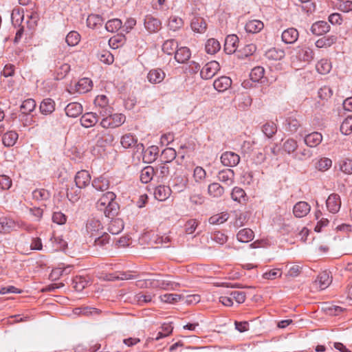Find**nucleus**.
<instances>
[{
    "mask_svg": "<svg viewBox=\"0 0 352 352\" xmlns=\"http://www.w3.org/2000/svg\"><path fill=\"white\" fill-rule=\"evenodd\" d=\"M221 162L225 166L234 167L239 163L240 157L234 152L226 151L222 153Z\"/></svg>",
    "mask_w": 352,
    "mask_h": 352,
    "instance_id": "nucleus-4",
    "label": "nucleus"
},
{
    "mask_svg": "<svg viewBox=\"0 0 352 352\" xmlns=\"http://www.w3.org/2000/svg\"><path fill=\"white\" fill-rule=\"evenodd\" d=\"M159 148L156 146H152L143 151L142 159L145 163H151L154 162L158 154Z\"/></svg>",
    "mask_w": 352,
    "mask_h": 352,
    "instance_id": "nucleus-26",
    "label": "nucleus"
},
{
    "mask_svg": "<svg viewBox=\"0 0 352 352\" xmlns=\"http://www.w3.org/2000/svg\"><path fill=\"white\" fill-rule=\"evenodd\" d=\"M227 294L232 298V300H234L239 304L243 303L245 300V294L243 292L232 291Z\"/></svg>",
    "mask_w": 352,
    "mask_h": 352,
    "instance_id": "nucleus-62",
    "label": "nucleus"
},
{
    "mask_svg": "<svg viewBox=\"0 0 352 352\" xmlns=\"http://www.w3.org/2000/svg\"><path fill=\"white\" fill-rule=\"evenodd\" d=\"M264 27L263 23L259 20H252L248 21L245 25V30L250 33H257L260 32Z\"/></svg>",
    "mask_w": 352,
    "mask_h": 352,
    "instance_id": "nucleus-35",
    "label": "nucleus"
},
{
    "mask_svg": "<svg viewBox=\"0 0 352 352\" xmlns=\"http://www.w3.org/2000/svg\"><path fill=\"white\" fill-rule=\"evenodd\" d=\"M165 78V73L161 69H153L150 70L147 75L148 80L153 84L161 82Z\"/></svg>",
    "mask_w": 352,
    "mask_h": 352,
    "instance_id": "nucleus-23",
    "label": "nucleus"
},
{
    "mask_svg": "<svg viewBox=\"0 0 352 352\" xmlns=\"http://www.w3.org/2000/svg\"><path fill=\"white\" fill-rule=\"evenodd\" d=\"M208 192L213 197H220L224 193V188L219 183L213 182L208 186Z\"/></svg>",
    "mask_w": 352,
    "mask_h": 352,
    "instance_id": "nucleus-37",
    "label": "nucleus"
},
{
    "mask_svg": "<svg viewBox=\"0 0 352 352\" xmlns=\"http://www.w3.org/2000/svg\"><path fill=\"white\" fill-rule=\"evenodd\" d=\"M322 140V135L318 132L311 133L304 138L305 143L309 147H316L321 143Z\"/></svg>",
    "mask_w": 352,
    "mask_h": 352,
    "instance_id": "nucleus-24",
    "label": "nucleus"
},
{
    "mask_svg": "<svg viewBox=\"0 0 352 352\" xmlns=\"http://www.w3.org/2000/svg\"><path fill=\"white\" fill-rule=\"evenodd\" d=\"M151 287L153 288H160L162 289H168L172 287L173 283L168 280H153L150 282Z\"/></svg>",
    "mask_w": 352,
    "mask_h": 352,
    "instance_id": "nucleus-47",
    "label": "nucleus"
},
{
    "mask_svg": "<svg viewBox=\"0 0 352 352\" xmlns=\"http://www.w3.org/2000/svg\"><path fill=\"white\" fill-rule=\"evenodd\" d=\"M32 199L36 201H47L51 197L50 192L44 188H38L34 190L32 192Z\"/></svg>",
    "mask_w": 352,
    "mask_h": 352,
    "instance_id": "nucleus-39",
    "label": "nucleus"
},
{
    "mask_svg": "<svg viewBox=\"0 0 352 352\" xmlns=\"http://www.w3.org/2000/svg\"><path fill=\"white\" fill-rule=\"evenodd\" d=\"M254 237V232L250 228L242 229L236 234L237 240L241 243H248L253 240Z\"/></svg>",
    "mask_w": 352,
    "mask_h": 352,
    "instance_id": "nucleus-34",
    "label": "nucleus"
},
{
    "mask_svg": "<svg viewBox=\"0 0 352 352\" xmlns=\"http://www.w3.org/2000/svg\"><path fill=\"white\" fill-rule=\"evenodd\" d=\"M331 283V278L327 272H321L316 280L313 283V287L317 289L323 290L329 287Z\"/></svg>",
    "mask_w": 352,
    "mask_h": 352,
    "instance_id": "nucleus-6",
    "label": "nucleus"
},
{
    "mask_svg": "<svg viewBox=\"0 0 352 352\" xmlns=\"http://www.w3.org/2000/svg\"><path fill=\"white\" fill-rule=\"evenodd\" d=\"M55 105V102L52 98H45L40 104V112L43 115H50L54 111Z\"/></svg>",
    "mask_w": 352,
    "mask_h": 352,
    "instance_id": "nucleus-18",
    "label": "nucleus"
},
{
    "mask_svg": "<svg viewBox=\"0 0 352 352\" xmlns=\"http://www.w3.org/2000/svg\"><path fill=\"white\" fill-rule=\"evenodd\" d=\"M191 56V52L187 47H181L177 48L175 53V59L179 63H185Z\"/></svg>",
    "mask_w": 352,
    "mask_h": 352,
    "instance_id": "nucleus-21",
    "label": "nucleus"
},
{
    "mask_svg": "<svg viewBox=\"0 0 352 352\" xmlns=\"http://www.w3.org/2000/svg\"><path fill=\"white\" fill-rule=\"evenodd\" d=\"M18 134L15 131H10L6 133L2 138L3 144L8 147L12 146L15 144L17 139Z\"/></svg>",
    "mask_w": 352,
    "mask_h": 352,
    "instance_id": "nucleus-36",
    "label": "nucleus"
},
{
    "mask_svg": "<svg viewBox=\"0 0 352 352\" xmlns=\"http://www.w3.org/2000/svg\"><path fill=\"white\" fill-rule=\"evenodd\" d=\"M217 179L224 184L231 186L234 184V172L230 168L221 170L217 174Z\"/></svg>",
    "mask_w": 352,
    "mask_h": 352,
    "instance_id": "nucleus-10",
    "label": "nucleus"
},
{
    "mask_svg": "<svg viewBox=\"0 0 352 352\" xmlns=\"http://www.w3.org/2000/svg\"><path fill=\"white\" fill-rule=\"evenodd\" d=\"M330 30V25L327 22L324 21H317L312 24L311 27V32L313 34L316 36L322 35L326 34Z\"/></svg>",
    "mask_w": 352,
    "mask_h": 352,
    "instance_id": "nucleus-14",
    "label": "nucleus"
},
{
    "mask_svg": "<svg viewBox=\"0 0 352 352\" xmlns=\"http://www.w3.org/2000/svg\"><path fill=\"white\" fill-rule=\"evenodd\" d=\"M155 177L157 182H163L170 173V166L168 164L162 163L155 168Z\"/></svg>",
    "mask_w": 352,
    "mask_h": 352,
    "instance_id": "nucleus-16",
    "label": "nucleus"
},
{
    "mask_svg": "<svg viewBox=\"0 0 352 352\" xmlns=\"http://www.w3.org/2000/svg\"><path fill=\"white\" fill-rule=\"evenodd\" d=\"M285 55V51L281 49L276 47H272L266 51L265 56V57L272 60H281Z\"/></svg>",
    "mask_w": 352,
    "mask_h": 352,
    "instance_id": "nucleus-32",
    "label": "nucleus"
},
{
    "mask_svg": "<svg viewBox=\"0 0 352 352\" xmlns=\"http://www.w3.org/2000/svg\"><path fill=\"white\" fill-rule=\"evenodd\" d=\"M144 27L150 33L157 32L161 28V22L152 16H146L144 19Z\"/></svg>",
    "mask_w": 352,
    "mask_h": 352,
    "instance_id": "nucleus-12",
    "label": "nucleus"
},
{
    "mask_svg": "<svg viewBox=\"0 0 352 352\" xmlns=\"http://www.w3.org/2000/svg\"><path fill=\"white\" fill-rule=\"evenodd\" d=\"M220 69L219 63L215 60L210 61L205 65L200 72L201 77L203 79L212 78Z\"/></svg>",
    "mask_w": 352,
    "mask_h": 352,
    "instance_id": "nucleus-3",
    "label": "nucleus"
},
{
    "mask_svg": "<svg viewBox=\"0 0 352 352\" xmlns=\"http://www.w3.org/2000/svg\"><path fill=\"white\" fill-rule=\"evenodd\" d=\"M316 69L320 74H327L329 73L331 69V63L329 60L322 58L317 63Z\"/></svg>",
    "mask_w": 352,
    "mask_h": 352,
    "instance_id": "nucleus-38",
    "label": "nucleus"
},
{
    "mask_svg": "<svg viewBox=\"0 0 352 352\" xmlns=\"http://www.w3.org/2000/svg\"><path fill=\"white\" fill-rule=\"evenodd\" d=\"M265 69L263 67L258 66L253 68L250 74V79L254 82H258L264 76Z\"/></svg>",
    "mask_w": 352,
    "mask_h": 352,
    "instance_id": "nucleus-46",
    "label": "nucleus"
},
{
    "mask_svg": "<svg viewBox=\"0 0 352 352\" xmlns=\"http://www.w3.org/2000/svg\"><path fill=\"white\" fill-rule=\"evenodd\" d=\"M188 179L182 175H175L172 179V188L177 192H183L186 189Z\"/></svg>",
    "mask_w": 352,
    "mask_h": 352,
    "instance_id": "nucleus-19",
    "label": "nucleus"
},
{
    "mask_svg": "<svg viewBox=\"0 0 352 352\" xmlns=\"http://www.w3.org/2000/svg\"><path fill=\"white\" fill-rule=\"evenodd\" d=\"M116 198V194L109 191L103 194L98 201L96 207L98 210L104 212L106 217L113 218L118 214L120 206Z\"/></svg>",
    "mask_w": 352,
    "mask_h": 352,
    "instance_id": "nucleus-1",
    "label": "nucleus"
},
{
    "mask_svg": "<svg viewBox=\"0 0 352 352\" xmlns=\"http://www.w3.org/2000/svg\"><path fill=\"white\" fill-rule=\"evenodd\" d=\"M80 124L85 128H89L94 126L98 121V116L96 113L88 112L85 113L80 118Z\"/></svg>",
    "mask_w": 352,
    "mask_h": 352,
    "instance_id": "nucleus-17",
    "label": "nucleus"
},
{
    "mask_svg": "<svg viewBox=\"0 0 352 352\" xmlns=\"http://www.w3.org/2000/svg\"><path fill=\"white\" fill-rule=\"evenodd\" d=\"M102 23L103 19L98 14H90L87 19V26L92 29L101 26Z\"/></svg>",
    "mask_w": 352,
    "mask_h": 352,
    "instance_id": "nucleus-41",
    "label": "nucleus"
},
{
    "mask_svg": "<svg viewBox=\"0 0 352 352\" xmlns=\"http://www.w3.org/2000/svg\"><path fill=\"white\" fill-rule=\"evenodd\" d=\"M340 131L345 135L352 133V116H349L344 120L340 126Z\"/></svg>",
    "mask_w": 352,
    "mask_h": 352,
    "instance_id": "nucleus-48",
    "label": "nucleus"
},
{
    "mask_svg": "<svg viewBox=\"0 0 352 352\" xmlns=\"http://www.w3.org/2000/svg\"><path fill=\"white\" fill-rule=\"evenodd\" d=\"M296 58L300 61L309 63L314 57V53L312 49L306 45H301L295 48Z\"/></svg>",
    "mask_w": 352,
    "mask_h": 352,
    "instance_id": "nucleus-2",
    "label": "nucleus"
},
{
    "mask_svg": "<svg viewBox=\"0 0 352 352\" xmlns=\"http://www.w3.org/2000/svg\"><path fill=\"white\" fill-rule=\"evenodd\" d=\"M337 37L331 36L328 37H322L316 41V46L318 48L330 47L336 43Z\"/></svg>",
    "mask_w": 352,
    "mask_h": 352,
    "instance_id": "nucleus-43",
    "label": "nucleus"
},
{
    "mask_svg": "<svg viewBox=\"0 0 352 352\" xmlns=\"http://www.w3.org/2000/svg\"><path fill=\"white\" fill-rule=\"evenodd\" d=\"M36 102L32 98L24 100L20 106L21 113L19 116V120L23 121L35 109Z\"/></svg>",
    "mask_w": 352,
    "mask_h": 352,
    "instance_id": "nucleus-5",
    "label": "nucleus"
},
{
    "mask_svg": "<svg viewBox=\"0 0 352 352\" xmlns=\"http://www.w3.org/2000/svg\"><path fill=\"white\" fill-rule=\"evenodd\" d=\"M177 156V153L175 150L173 148H166L164 149L162 152L160 156V160L162 163L173 164V161L175 159Z\"/></svg>",
    "mask_w": 352,
    "mask_h": 352,
    "instance_id": "nucleus-27",
    "label": "nucleus"
},
{
    "mask_svg": "<svg viewBox=\"0 0 352 352\" xmlns=\"http://www.w3.org/2000/svg\"><path fill=\"white\" fill-rule=\"evenodd\" d=\"M177 47V42L175 39L167 40L162 45L163 52L168 55L175 53Z\"/></svg>",
    "mask_w": 352,
    "mask_h": 352,
    "instance_id": "nucleus-40",
    "label": "nucleus"
},
{
    "mask_svg": "<svg viewBox=\"0 0 352 352\" xmlns=\"http://www.w3.org/2000/svg\"><path fill=\"white\" fill-rule=\"evenodd\" d=\"M80 40V34L76 31L69 32L65 38V41L69 46L76 45Z\"/></svg>",
    "mask_w": 352,
    "mask_h": 352,
    "instance_id": "nucleus-49",
    "label": "nucleus"
},
{
    "mask_svg": "<svg viewBox=\"0 0 352 352\" xmlns=\"http://www.w3.org/2000/svg\"><path fill=\"white\" fill-rule=\"evenodd\" d=\"M92 88V81L88 78H83L78 80L75 85V90L79 94H85Z\"/></svg>",
    "mask_w": 352,
    "mask_h": 352,
    "instance_id": "nucleus-28",
    "label": "nucleus"
},
{
    "mask_svg": "<svg viewBox=\"0 0 352 352\" xmlns=\"http://www.w3.org/2000/svg\"><path fill=\"white\" fill-rule=\"evenodd\" d=\"M245 196L244 190L239 187H234L231 192V197L235 201L241 202L242 199H244Z\"/></svg>",
    "mask_w": 352,
    "mask_h": 352,
    "instance_id": "nucleus-57",
    "label": "nucleus"
},
{
    "mask_svg": "<svg viewBox=\"0 0 352 352\" xmlns=\"http://www.w3.org/2000/svg\"><path fill=\"white\" fill-rule=\"evenodd\" d=\"M65 111L67 116L76 118L82 113V106L78 102H71L66 106Z\"/></svg>",
    "mask_w": 352,
    "mask_h": 352,
    "instance_id": "nucleus-22",
    "label": "nucleus"
},
{
    "mask_svg": "<svg viewBox=\"0 0 352 352\" xmlns=\"http://www.w3.org/2000/svg\"><path fill=\"white\" fill-rule=\"evenodd\" d=\"M155 177V170L151 166L144 167L140 173V180L144 184H147Z\"/></svg>",
    "mask_w": 352,
    "mask_h": 352,
    "instance_id": "nucleus-29",
    "label": "nucleus"
},
{
    "mask_svg": "<svg viewBox=\"0 0 352 352\" xmlns=\"http://www.w3.org/2000/svg\"><path fill=\"white\" fill-rule=\"evenodd\" d=\"M122 27V21L119 19L109 20L105 24V29L110 32H115Z\"/></svg>",
    "mask_w": 352,
    "mask_h": 352,
    "instance_id": "nucleus-44",
    "label": "nucleus"
},
{
    "mask_svg": "<svg viewBox=\"0 0 352 352\" xmlns=\"http://www.w3.org/2000/svg\"><path fill=\"white\" fill-rule=\"evenodd\" d=\"M262 131L267 138H270L277 131V127L274 122H267L263 126Z\"/></svg>",
    "mask_w": 352,
    "mask_h": 352,
    "instance_id": "nucleus-52",
    "label": "nucleus"
},
{
    "mask_svg": "<svg viewBox=\"0 0 352 352\" xmlns=\"http://www.w3.org/2000/svg\"><path fill=\"white\" fill-rule=\"evenodd\" d=\"M182 298L184 299L181 295L176 294H166L160 296L161 300L166 303H175L179 301Z\"/></svg>",
    "mask_w": 352,
    "mask_h": 352,
    "instance_id": "nucleus-54",
    "label": "nucleus"
},
{
    "mask_svg": "<svg viewBox=\"0 0 352 352\" xmlns=\"http://www.w3.org/2000/svg\"><path fill=\"white\" fill-rule=\"evenodd\" d=\"M190 26L194 32L204 33L207 28L205 20L201 16H194L190 23Z\"/></svg>",
    "mask_w": 352,
    "mask_h": 352,
    "instance_id": "nucleus-25",
    "label": "nucleus"
},
{
    "mask_svg": "<svg viewBox=\"0 0 352 352\" xmlns=\"http://www.w3.org/2000/svg\"><path fill=\"white\" fill-rule=\"evenodd\" d=\"M298 147V144L296 140L294 139L287 140L283 146V150L288 154H290L296 151Z\"/></svg>",
    "mask_w": 352,
    "mask_h": 352,
    "instance_id": "nucleus-58",
    "label": "nucleus"
},
{
    "mask_svg": "<svg viewBox=\"0 0 352 352\" xmlns=\"http://www.w3.org/2000/svg\"><path fill=\"white\" fill-rule=\"evenodd\" d=\"M340 170L346 174L352 173V160L346 159L340 163Z\"/></svg>",
    "mask_w": 352,
    "mask_h": 352,
    "instance_id": "nucleus-64",
    "label": "nucleus"
},
{
    "mask_svg": "<svg viewBox=\"0 0 352 352\" xmlns=\"http://www.w3.org/2000/svg\"><path fill=\"white\" fill-rule=\"evenodd\" d=\"M110 236L107 233H103L94 240V245L96 248H104L109 244Z\"/></svg>",
    "mask_w": 352,
    "mask_h": 352,
    "instance_id": "nucleus-53",
    "label": "nucleus"
},
{
    "mask_svg": "<svg viewBox=\"0 0 352 352\" xmlns=\"http://www.w3.org/2000/svg\"><path fill=\"white\" fill-rule=\"evenodd\" d=\"M171 189L170 187L160 185L157 186L154 191V197L156 199L162 201L166 200L170 195Z\"/></svg>",
    "mask_w": 352,
    "mask_h": 352,
    "instance_id": "nucleus-20",
    "label": "nucleus"
},
{
    "mask_svg": "<svg viewBox=\"0 0 352 352\" xmlns=\"http://www.w3.org/2000/svg\"><path fill=\"white\" fill-rule=\"evenodd\" d=\"M111 219L108 230L112 234H118L124 229V221L120 218Z\"/></svg>",
    "mask_w": 352,
    "mask_h": 352,
    "instance_id": "nucleus-30",
    "label": "nucleus"
},
{
    "mask_svg": "<svg viewBox=\"0 0 352 352\" xmlns=\"http://www.w3.org/2000/svg\"><path fill=\"white\" fill-rule=\"evenodd\" d=\"M98 58L101 62L108 65L111 64L114 60L113 56L109 51L98 53Z\"/></svg>",
    "mask_w": 352,
    "mask_h": 352,
    "instance_id": "nucleus-59",
    "label": "nucleus"
},
{
    "mask_svg": "<svg viewBox=\"0 0 352 352\" xmlns=\"http://www.w3.org/2000/svg\"><path fill=\"white\" fill-rule=\"evenodd\" d=\"M14 226V222L6 218L0 219V233L10 232Z\"/></svg>",
    "mask_w": 352,
    "mask_h": 352,
    "instance_id": "nucleus-50",
    "label": "nucleus"
},
{
    "mask_svg": "<svg viewBox=\"0 0 352 352\" xmlns=\"http://www.w3.org/2000/svg\"><path fill=\"white\" fill-rule=\"evenodd\" d=\"M311 206L305 201H299L296 204L293 208V213L295 217L302 218L305 217L310 211Z\"/></svg>",
    "mask_w": 352,
    "mask_h": 352,
    "instance_id": "nucleus-13",
    "label": "nucleus"
},
{
    "mask_svg": "<svg viewBox=\"0 0 352 352\" xmlns=\"http://www.w3.org/2000/svg\"><path fill=\"white\" fill-rule=\"evenodd\" d=\"M136 142L137 140L131 134H126L121 139V144L126 148L133 146Z\"/></svg>",
    "mask_w": 352,
    "mask_h": 352,
    "instance_id": "nucleus-55",
    "label": "nucleus"
},
{
    "mask_svg": "<svg viewBox=\"0 0 352 352\" xmlns=\"http://www.w3.org/2000/svg\"><path fill=\"white\" fill-rule=\"evenodd\" d=\"M220 43L214 38H210L207 41L205 49L208 54H214L220 50Z\"/></svg>",
    "mask_w": 352,
    "mask_h": 352,
    "instance_id": "nucleus-42",
    "label": "nucleus"
},
{
    "mask_svg": "<svg viewBox=\"0 0 352 352\" xmlns=\"http://www.w3.org/2000/svg\"><path fill=\"white\" fill-rule=\"evenodd\" d=\"M326 206L330 212L333 214L337 213L341 206L340 196L335 193L330 195L326 201Z\"/></svg>",
    "mask_w": 352,
    "mask_h": 352,
    "instance_id": "nucleus-8",
    "label": "nucleus"
},
{
    "mask_svg": "<svg viewBox=\"0 0 352 352\" xmlns=\"http://www.w3.org/2000/svg\"><path fill=\"white\" fill-rule=\"evenodd\" d=\"M239 38L235 34L226 36L224 44V51L228 54H232L236 51Z\"/></svg>",
    "mask_w": 352,
    "mask_h": 352,
    "instance_id": "nucleus-11",
    "label": "nucleus"
},
{
    "mask_svg": "<svg viewBox=\"0 0 352 352\" xmlns=\"http://www.w3.org/2000/svg\"><path fill=\"white\" fill-rule=\"evenodd\" d=\"M74 181L77 188H83L90 184L91 175L87 170H82L76 173Z\"/></svg>",
    "mask_w": 352,
    "mask_h": 352,
    "instance_id": "nucleus-9",
    "label": "nucleus"
},
{
    "mask_svg": "<svg viewBox=\"0 0 352 352\" xmlns=\"http://www.w3.org/2000/svg\"><path fill=\"white\" fill-rule=\"evenodd\" d=\"M232 80L228 76H221L216 79L213 82L214 88L219 92H223L230 87Z\"/></svg>",
    "mask_w": 352,
    "mask_h": 352,
    "instance_id": "nucleus-15",
    "label": "nucleus"
},
{
    "mask_svg": "<svg viewBox=\"0 0 352 352\" xmlns=\"http://www.w3.org/2000/svg\"><path fill=\"white\" fill-rule=\"evenodd\" d=\"M286 129L291 132H296L300 126V122L294 116H289L285 120Z\"/></svg>",
    "mask_w": 352,
    "mask_h": 352,
    "instance_id": "nucleus-45",
    "label": "nucleus"
},
{
    "mask_svg": "<svg viewBox=\"0 0 352 352\" xmlns=\"http://www.w3.org/2000/svg\"><path fill=\"white\" fill-rule=\"evenodd\" d=\"M111 126H113V128L118 127L121 126L125 121L126 117L122 113H115L110 115L109 116Z\"/></svg>",
    "mask_w": 352,
    "mask_h": 352,
    "instance_id": "nucleus-51",
    "label": "nucleus"
},
{
    "mask_svg": "<svg viewBox=\"0 0 352 352\" xmlns=\"http://www.w3.org/2000/svg\"><path fill=\"white\" fill-rule=\"evenodd\" d=\"M184 24L183 20L177 16H172L169 19L168 27L173 31H176L181 28Z\"/></svg>",
    "mask_w": 352,
    "mask_h": 352,
    "instance_id": "nucleus-56",
    "label": "nucleus"
},
{
    "mask_svg": "<svg viewBox=\"0 0 352 352\" xmlns=\"http://www.w3.org/2000/svg\"><path fill=\"white\" fill-rule=\"evenodd\" d=\"M92 186L98 191L107 190L109 187V180L103 176L95 178L91 183Z\"/></svg>",
    "mask_w": 352,
    "mask_h": 352,
    "instance_id": "nucleus-31",
    "label": "nucleus"
},
{
    "mask_svg": "<svg viewBox=\"0 0 352 352\" xmlns=\"http://www.w3.org/2000/svg\"><path fill=\"white\" fill-rule=\"evenodd\" d=\"M101 229H102V226L98 219L94 218L88 219L86 224V230L87 233L91 234V235H94Z\"/></svg>",
    "mask_w": 352,
    "mask_h": 352,
    "instance_id": "nucleus-33",
    "label": "nucleus"
},
{
    "mask_svg": "<svg viewBox=\"0 0 352 352\" xmlns=\"http://www.w3.org/2000/svg\"><path fill=\"white\" fill-rule=\"evenodd\" d=\"M299 37V32L294 28H289L281 34V39L285 44L295 43Z\"/></svg>",
    "mask_w": 352,
    "mask_h": 352,
    "instance_id": "nucleus-7",
    "label": "nucleus"
},
{
    "mask_svg": "<svg viewBox=\"0 0 352 352\" xmlns=\"http://www.w3.org/2000/svg\"><path fill=\"white\" fill-rule=\"evenodd\" d=\"M206 170L201 166H197L194 169L193 177L196 182H199L204 180L206 178Z\"/></svg>",
    "mask_w": 352,
    "mask_h": 352,
    "instance_id": "nucleus-63",
    "label": "nucleus"
},
{
    "mask_svg": "<svg viewBox=\"0 0 352 352\" xmlns=\"http://www.w3.org/2000/svg\"><path fill=\"white\" fill-rule=\"evenodd\" d=\"M332 164V162L330 159L324 157L320 159L316 164V168L320 171H324L328 170Z\"/></svg>",
    "mask_w": 352,
    "mask_h": 352,
    "instance_id": "nucleus-61",
    "label": "nucleus"
},
{
    "mask_svg": "<svg viewBox=\"0 0 352 352\" xmlns=\"http://www.w3.org/2000/svg\"><path fill=\"white\" fill-rule=\"evenodd\" d=\"M153 296L150 294L139 293L135 296V300L140 305L144 303L150 302L152 300Z\"/></svg>",
    "mask_w": 352,
    "mask_h": 352,
    "instance_id": "nucleus-60",
    "label": "nucleus"
}]
</instances>
